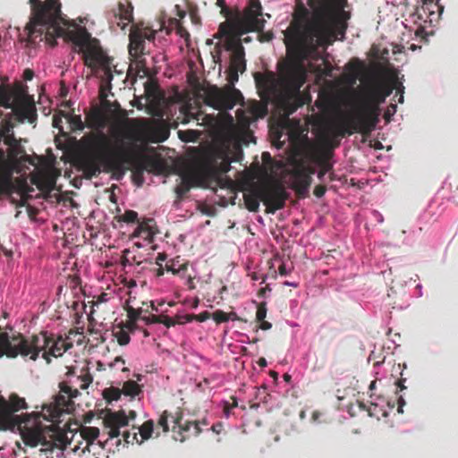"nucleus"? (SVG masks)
Returning <instances> with one entry per match:
<instances>
[{"mask_svg": "<svg viewBox=\"0 0 458 458\" xmlns=\"http://www.w3.org/2000/svg\"><path fill=\"white\" fill-rule=\"evenodd\" d=\"M301 121L290 116H268L269 137L272 145L283 148L286 140L297 137L301 132Z\"/></svg>", "mask_w": 458, "mask_h": 458, "instance_id": "obj_16", "label": "nucleus"}, {"mask_svg": "<svg viewBox=\"0 0 458 458\" xmlns=\"http://www.w3.org/2000/svg\"><path fill=\"white\" fill-rule=\"evenodd\" d=\"M364 63L359 58H353L346 64V69L351 72L353 81H355L363 72Z\"/></svg>", "mask_w": 458, "mask_h": 458, "instance_id": "obj_38", "label": "nucleus"}, {"mask_svg": "<svg viewBox=\"0 0 458 458\" xmlns=\"http://www.w3.org/2000/svg\"><path fill=\"white\" fill-rule=\"evenodd\" d=\"M123 168H126V169H128V170H130L131 172L132 182L137 186H141L143 184V182H144V176H143L144 171L142 170V168H140V166H137L135 164H132V163H123L122 162V167H121V170L119 172L120 179L122 178V176L123 174Z\"/></svg>", "mask_w": 458, "mask_h": 458, "instance_id": "obj_34", "label": "nucleus"}, {"mask_svg": "<svg viewBox=\"0 0 458 458\" xmlns=\"http://www.w3.org/2000/svg\"><path fill=\"white\" fill-rule=\"evenodd\" d=\"M250 116H176L177 122L188 123L191 118L198 122V125L204 128L199 130L178 131V137L183 142H197L202 134L206 132L207 137L216 142L230 141L235 133V119L242 118V121H248ZM254 120L265 116H251Z\"/></svg>", "mask_w": 458, "mask_h": 458, "instance_id": "obj_12", "label": "nucleus"}, {"mask_svg": "<svg viewBox=\"0 0 458 458\" xmlns=\"http://www.w3.org/2000/svg\"><path fill=\"white\" fill-rule=\"evenodd\" d=\"M160 317H161L160 324L165 325L166 327H173L175 324H177L176 318L174 319L168 316H160Z\"/></svg>", "mask_w": 458, "mask_h": 458, "instance_id": "obj_53", "label": "nucleus"}, {"mask_svg": "<svg viewBox=\"0 0 458 458\" xmlns=\"http://www.w3.org/2000/svg\"><path fill=\"white\" fill-rule=\"evenodd\" d=\"M319 165L321 168L318 173V178L319 180H322L326 174L332 169V165L329 163L327 159L320 160Z\"/></svg>", "mask_w": 458, "mask_h": 458, "instance_id": "obj_45", "label": "nucleus"}, {"mask_svg": "<svg viewBox=\"0 0 458 458\" xmlns=\"http://www.w3.org/2000/svg\"><path fill=\"white\" fill-rule=\"evenodd\" d=\"M293 161L303 170V172L308 174L309 176H312V174H315L316 169L311 165L308 164L304 159L300 158H293Z\"/></svg>", "mask_w": 458, "mask_h": 458, "instance_id": "obj_42", "label": "nucleus"}, {"mask_svg": "<svg viewBox=\"0 0 458 458\" xmlns=\"http://www.w3.org/2000/svg\"><path fill=\"white\" fill-rule=\"evenodd\" d=\"M121 209L116 207V222L118 223H135L138 221V213L133 210H127L123 215H120Z\"/></svg>", "mask_w": 458, "mask_h": 458, "instance_id": "obj_39", "label": "nucleus"}, {"mask_svg": "<svg viewBox=\"0 0 458 458\" xmlns=\"http://www.w3.org/2000/svg\"><path fill=\"white\" fill-rule=\"evenodd\" d=\"M152 119H132L125 128L123 136L120 126L123 119L129 116H116V180H120L119 172L123 163H132L145 172L158 174L164 165L158 157L147 155L152 150L148 143H159L166 140L170 135V126L164 116H151Z\"/></svg>", "mask_w": 458, "mask_h": 458, "instance_id": "obj_3", "label": "nucleus"}, {"mask_svg": "<svg viewBox=\"0 0 458 458\" xmlns=\"http://www.w3.org/2000/svg\"><path fill=\"white\" fill-rule=\"evenodd\" d=\"M29 420H22L24 428H26L22 433V439L26 445L35 447L41 444L42 445H47V442L45 440L43 433L39 428H30L28 427Z\"/></svg>", "mask_w": 458, "mask_h": 458, "instance_id": "obj_29", "label": "nucleus"}, {"mask_svg": "<svg viewBox=\"0 0 458 458\" xmlns=\"http://www.w3.org/2000/svg\"><path fill=\"white\" fill-rule=\"evenodd\" d=\"M99 429L96 427H81L78 431L68 430L58 432L56 438L63 449H70L73 453L82 454L83 446L80 444H85L88 438H98Z\"/></svg>", "mask_w": 458, "mask_h": 458, "instance_id": "obj_17", "label": "nucleus"}, {"mask_svg": "<svg viewBox=\"0 0 458 458\" xmlns=\"http://www.w3.org/2000/svg\"><path fill=\"white\" fill-rule=\"evenodd\" d=\"M224 429V426L222 422H216L212 425L211 430L216 434H220Z\"/></svg>", "mask_w": 458, "mask_h": 458, "instance_id": "obj_60", "label": "nucleus"}, {"mask_svg": "<svg viewBox=\"0 0 458 458\" xmlns=\"http://www.w3.org/2000/svg\"><path fill=\"white\" fill-rule=\"evenodd\" d=\"M31 13L30 21L24 29L25 40L28 45L33 46L45 40L51 47L56 45V38L66 34L61 27V3L59 0H29Z\"/></svg>", "mask_w": 458, "mask_h": 458, "instance_id": "obj_9", "label": "nucleus"}, {"mask_svg": "<svg viewBox=\"0 0 458 458\" xmlns=\"http://www.w3.org/2000/svg\"><path fill=\"white\" fill-rule=\"evenodd\" d=\"M142 440H148L152 437L154 433V421L152 420H148L145 421L140 428H138V432Z\"/></svg>", "mask_w": 458, "mask_h": 458, "instance_id": "obj_40", "label": "nucleus"}, {"mask_svg": "<svg viewBox=\"0 0 458 458\" xmlns=\"http://www.w3.org/2000/svg\"><path fill=\"white\" fill-rule=\"evenodd\" d=\"M136 417L137 413L133 410H130L128 412L123 409L116 411V438L120 437L121 428L128 426L129 421L134 420Z\"/></svg>", "mask_w": 458, "mask_h": 458, "instance_id": "obj_33", "label": "nucleus"}, {"mask_svg": "<svg viewBox=\"0 0 458 458\" xmlns=\"http://www.w3.org/2000/svg\"><path fill=\"white\" fill-rule=\"evenodd\" d=\"M182 411H178L174 416H173V431H175V428H178L177 436H174V439L178 440L180 442L185 441L187 438L190 437V435H187L191 432V428H193V432H191V435L193 437L199 436L202 429L200 428V425H208V422L206 420H203L201 421L198 420H186L185 422H182Z\"/></svg>", "mask_w": 458, "mask_h": 458, "instance_id": "obj_22", "label": "nucleus"}, {"mask_svg": "<svg viewBox=\"0 0 458 458\" xmlns=\"http://www.w3.org/2000/svg\"><path fill=\"white\" fill-rule=\"evenodd\" d=\"M143 320H145L147 323H160L161 317L152 315L150 317L142 318Z\"/></svg>", "mask_w": 458, "mask_h": 458, "instance_id": "obj_59", "label": "nucleus"}, {"mask_svg": "<svg viewBox=\"0 0 458 458\" xmlns=\"http://www.w3.org/2000/svg\"><path fill=\"white\" fill-rule=\"evenodd\" d=\"M27 408L28 405L25 399L20 397L15 393H12L8 399L0 395V415L6 418L8 422L15 420V422L21 426L22 420H21L19 417H13V414Z\"/></svg>", "mask_w": 458, "mask_h": 458, "instance_id": "obj_23", "label": "nucleus"}, {"mask_svg": "<svg viewBox=\"0 0 458 458\" xmlns=\"http://www.w3.org/2000/svg\"><path fill=\"white\" fill-rule=\"evenodd\" d=\"M259 322H260V325L259 327L262 330H268L272 327V324L268 321H266L265 319L263 321H259Z\"/></svg>", "mask_w": 458, "mask_h": 458, "instance_id": "obj_63", "label": "nucleus"}, {"mask_svg": "<svg viewBox=\"0 0 458 458\" xmlns=\"http://www.w3.org/2000/svg\"><path fill=\"white\" fill-rule=\"evenodd\" d=\"M118 13H116V18H119V21L116 22V26H119L122 30H126V28L131 23H133V6L131 3L128 0L123 2L120 1L118 3Z\"/></svg>", "mask_w": 458, "mask_h": 458, "instance_id": "obj_28", "label": "nucleus"}, {"mask_svg": "<svg viewBox=\"0 0 458 458\" xmlns=\"http://www.w3.org/2000/svg\"><path fill=\"white\" fill-rule=\"evenodd\" d=\"M94 298L97 299L95 301V304L98 305L100 303H103V302H106V301H108L109 300H111L113 298V292H109V293L103 292L100 294L95 296Z\"/></svg>", "mask_w": 458, "mask_h": 458, "instance_id": "obj_50", "label": "nucleus"}, {"mask_svg": "<svg viewBox=\"0 0 458 458\" xmlns=\"http://www.w3.org/2000/svg\"><path fill=\"white\" fill-rule=\"evenodd\" d=\"M212 318L216 324H221L228 321L227 313L222 310H216L212 313Z\"/></svg>", "mask_w": 458, "mask_h": 458, "instance_id": "obj_47", "label": "nucleus"}, {"mask_svg": "<svg viewBox=\"0 0 458 458\" xmlns=\"http://www.w3.org/2000/svg\"><path fill=\"white\" fill-rule=\"evenodd\" d=\"M278 272L281 276H287L289 271L286 268L285 264L282 263L278 267Z\"/></svg>", "mask_w": 458, "mask_h": 458, "instance_id": "obj_64", "label": "nucleus"}, {"mask_svg": "<svg viewBox=\"0 0 458 458\" xmlns=\"http://www.w3.org/2000/svg\"><path fill=\"white\" fill-rule=\"evenodd\" d=\"M356 406L359 407V409L360 411H368V414L369 416H373L374 413H373V411L372 409H376L377 407V404L375 403H371L369 407L361 401H356V403H355ZM354 407V404H351L350 408H349V412L352 416H353V413L352 411V410L353 409Z\"/></svg>", "mask_w": 458, "mask_h": 458, "instance_id": "obj_43", "label": "nucleus"}, {"mask_svg": "<svg viewBox=\"0 0 458 458\" xmlns=\"http://www.w3.org/2000/svg\"><path fill=\"white\" fill-rule=\"evenodd\" d=\"M49 103L50 99L42 96L36 103L34 97L29 94V87L21 81L9 83L8 79L4 78L0 83V107L10 109L12 113L8 114H37L38 111L51 114L50 106H45Z\"/></svg>", "mask_w": 458, "mask_h": 458, "instance_id": "obj_13", "label": "nucleus"}, {"mask_svg": "<svg viewBox=\"0 0 458 458\" xmlns=\"http://www.w3.org/2000/svg\"><path fill=\"white\" fill-rule=\"evenodd\" d=\"M22 77L24 81H31L34 77V72L29 68L25 69Z\"/></svg>", "mask_w": 458, "mask_h": 458, "instance_id": "obj_61", "label": "nucleus"}, {"mask_svg": "<svg viewBox=\"0 0 458 458\" xmlns=\"http://www.w3.org/2000/svg\"><path fill=\"white\" fill-rule=\"evenodd\" d=\"M9 118H15L17 119L19 122H24L25 119H28V121L32 123L35 122V120L37 119L38 116H33V115H30V116H8Z\"/></svg>", "mask_w": 458, "mask_h": 458, "instance_id": "obj_58", "label": "nucleus"}, {"mask_svg": "<svg viewBox=\"0 0 458 458\" xmlns=\"http://www.w3.org/2000/svg\"><path fill=\"white\" fill-rule=\"evenodd\" d=\"M230 169H231V160L228 157H224L221 155V158L219 159L217 165H216V177L212 178V180L216 181L220 185H223L222 182H221L222 181L221 175L223 174L229 172Z\"/></svg>", "mask_w": 458, "mask_h": 458, "instance_id": "obj_36", "label": "nucleus"}, {"mask_svg": "<svg viewBox=\"0 0 458 458\" xmlns=\"http://www.w3.org/2000/svg\"><path fill=\"white\" fill-rule=\"evenodd\" d=\"M157 233H158V229L155 219L146 218L138 224L131 237H140L150 243Z\"/></svg>", "mask_w": 458, "mask_h": 458, "instance_id": "obj_27", "label": "nucleus"}, {"mask_svg": "<svg viewBox=\"0 0 458 458\" xmlns=\"http://www.w3.org/2000/svg\"><path fill=\"white\" fill-rule=\"evenodd\" d=\"M70 287L73 288L74 290L79 287L80 290H81V279L78 276H73L70 280Z\"/></svg>", "mask_w": 458, "mask_h": 458, "instance_id": "obj_57", "label": "nucleus"}, {"mask_svg": "<svg viewBox=\"0 0 458 458\" xmlns=\"http://www.w3.org/2000/svg\"><path fill=\"white\" fill-rule=\"evenodd\" d=\"M73 336H80L81 337L82 335L80 334L77 330L75 329H71L67 335H65L64 336H63V340H65L67 342L69 341H72L73 343Z\"/></svg>", "mask_w": 458, "mask_h": 458, "instance_id": "obj_56", "label": "nucleus"}, {"mask_svg": "<svg viewBox=\"0 0 458 458\" xmlns=\"http://www.w3.org/2000/svg\"><path fill=\"white\" fill-rule=\"evenodd\" d=\"M196 150L199 151L196 158L197 169L192 172L198 174L204 182L212 180L216 177V165L221 158V154L213 149Z\"/></svg>", "mask_w": 458, "mask_h": 458, "instance_id": "obj_20", "label": "nucleus"}, {"mask_svg": "<svg viewBox=\"0 0 458 458\" xmlns=\"http://www.w3.org/2000/svg\"><path fill=\"white\" fill-rule=\"evenodd\" d=\"M53 116V126L63 134V119L71 132L82 131L85 124L94 132L85 148L77 156L76 165L86 179H92L100 173L110 174L114 178V116Z\"/></svg>", "mask_w": 458, "mask_h": 458, "instance_id": "obj_5", "label": "nucleus"}, {"mask_svg": "<svg viewBox=\"0 0 458 458\" xmlns=\"http://www.w3.org/2000/svg\"><path fill=\"white\" fill-rule=\"evenodd\" d=\"M265 23L260 3L251 0L242 13L236 12L227 21L221 23L218 32L220 36L241 38L243 34L262 30Z\"/></svg>", "mask_w": 458, "mask_h": 458, "instance_id": "obj_15", "label": "nucleus"}, {"mask_svg": "<svg viewBox=\"0 0 458 458\" xmlns=\"http://www.w3.org/2000/svg\"><path fill=\"white\" fill-rule=\"evenodd\" d=\"M267 316V308L266 303L261 302L259 304L257 312H256V319L259 321H263Z\"/></svg>", "mask_w": 458, "mask_h": 458, "instance_id": "obj_49", "label": "nucleus"}, {"mask_svg": "<svg viewBox=\"0 0 458 458\" xmlns=\"http://www.w3.org/2000/svg\"><path fill=\"white\" fill-rule=\"evenodd\" d=\"M205 182L192 171L182 175L181 182L175 187L174 191L178 200L182 199L192 187L204 186Z\"/></svg>", "mask_w": 458, "mask_h": 458, "instance_id": "obj_26", "label": "nucleus"}, {"mask_svg": "<svg viewBox=\"0 0 458 458\" xmlns=\"http://www.w3.org/2000/svg\"><path fill=\"white\" fill-rule=\"evenodd\" d=\"M72 346V342L63 340L62 335L49 334L46 331L30 337L21 333L13 334L12 336L6 332L0 333V358L4 355L9 358L21 355L36 360L42 352L43 359L47 363H50V357H61Z\"/></svg>", "mask_w": 458, "mask_h": 458, "instance_id": "obj_8", "label": "nucleus"}, {"mask_svg": "<svg viewBox=\"0 0 458 458\" xmlns=\"http://www.w3.org/2000/svg\"><path fill=\"white\" fill-rule=\"evenodd\" d=\"M194 314H187L184 316H177L176 322L177 324H186L194 320Z\"/></svg>", "mask_w": 458, "mask_h": 458, "instance_id": "obj_52", "label": "nucleus"}, {"mask_svg": "<svg viewBox=\"0 0 458 458\" xmlns=\"http://www.w3.org/2000/svg\"><path fill=\"white\" fill-rule=\"evenodd\" d=\"M292 165V169L288 172L291 176V187L299 198H304L312 182V177L306 174L293 160Z\"/></svg>", "mask_w": 458, "mask_h": 458, "instance_id": "obj_24", "label": "nucleus"}, {"mask_svg": "<svg viewBox=\"0 0 458 458\" xmlns=\"http://www.w3.org/2000/svg\"><path fill=\"white\" fill-rule=\"evenodd\" d=\"M259 191V185H252L243 193L245 207L250 212H257L259 208V202L262 201Z\"/></svg>", "mask_w": 458, "mask_h": 458, "instance_id": "obj_30", "label": "nucleus"}, {"mask_svg": "<svg viewBox=\"0 0 458 458\" xmlns=\"http://www.w3.org/2000/svg\"><path fill=\"white\" fill-rule=\"evenodd\" d=\"M137 435H138V433L135 432V431L131 433L128 430H124L123 432L121 431V435L120 436L123 437V441L125 443H127V444H130V443L133 444L134 441H136L137 443L139 442Z\"/></svg>", "mask_w": 458, "mask_h": 458, "instance_id": "obj_48", "label": "nucleus"}, {"mask_svg": "<svg viewBox=\"0 0 458 458\" xmlns=\"http://www.w3.org/2000/svg\"><path fill=\"white\" fill-rule=\"evenodd\" d=\"M327 191V187L323 184H318L314 188L313 194L317 198H322Z\"/></svg>", "mask_w": 458, "mask_h": 458, "instance_id": "obj_54", "label": "nucleus"}, {"mask_svg": "<svg viewBox=\"0 0 458 458\" xmlns=\"http://www.w3.org/2000/svg\"><path fill=\"white\" fill-rule=\"evenodd\" d=\"M132 377L135 379L129 378L123 381L121 388L116 386V402L121 398L122 394L129 396L131 400H133L142 393V386L138 383L142 380V375L134 373Z\"/></svg>", "mask_w": 458, "mask_h": 458, "instance_id": "obj_25", "label": "nucleus"}, {"mask_svg": "<svg viewBox=\"0 0 458 458\" xmlns=\"http://www.w3.org/2000/svg\"><path fill=\"white\" fill-rule=\"evenodd\" d=\"M317 72L319 77H332L333 74V66L328 62L324 63V67L318 66L317 68Z\"/></svg>", "mask_w": 458, "mask_h": 458, "instance_id": "obj_44", "label": "nucleus"}, {"mask_svg": "<svg viewBox=\"0 0 458 458\" xmlns=\"http://www.w3.org/2000/svg\"><path fill=\"white\" fill-rule=\"evenodd\" d=\"M155 38L156 30L148 27L142 28L139 23L132 24L129 33V54L134 58H139L144 55L145 39L153 41Z\"/></svg>", "mask_w": 458, "mask_h": 458, "instance_id": "obj_21", "label": "nucleus"}, {"mask_svg": "<svg viewBox=\"0 0 458 458\" xmlns=\"http://www.w3.org/2000/svg\"><path fill=\"white\" fill-rule=\"evenodd\" d=\"M67 36L74 45V51L82 55L84 64L90 69L91 74L100 79L98 96L92 100L90 111L85 114H114V100H112L114 97L112 92L113 58L85 29L68 32Z\"/></svg>", "mask_w": 458, "mask_h": 458, "instance_id": "obj_6", "label": "nucleus"}, {"mask_svg": "<svg viewBox=\"0 0 458 458\" xmlns=\"http://www.w3.org/2000/svg\"><path fill=\"white\" fill-rule=\"evenodd\" d=\"M295 18L304 21V24L296 30L294 35V45L292 47H288L285 60L277 64L278 76L276 77V73L270 71L264 73L256 72L254 74L257 89L261 99L264 100L265 104H261L257 101L251 103L249 114H268L267 104L269 101H274L276 106L284 111L283 114H292L299 107L305 104V98L301 92V88H299V92L296 94L295 98H293V99H289L284 103L281 102L280 99L281 93L283 92V86L280 82V69L282 65L290 58L293 49H295L297 47L298 32L311 19V9H308L301 2V0H296Z\"/></svg>", "mask_w": 458, "mask_h": 458, "instance_id": "obj_7", "label": "nucleus"}, {"mask_svg": "<svg viewBox=\"0 0 458 458\" xmlns=\"http://www.w3.org/2000/svg\"><path fill=\"white\" fill-rule=\"evenodd\" d=\"M438 1L439 0H423L421 7L416 10L414 16H417L418 19L422 20L424 22H426L427 21L426 19H424V15H427L428 13L429 14H433L434 11L430 10V6L434 5L435 7L438 8Z\"/></svg>", "mask_w": 458, "mask_h": 458, "instance_id": "obj_37", "label": "nucleus"}, {"mask_svg": "<svg viewBox=\"0 0 458 458\" xmlns=\"http://www.w3.org/2000/svg\"><path fill=\"white\" fill-rule=\"evenodd\" d=\"M165 271L171 272L173 275L184 276L185 272L188 269V262H180V258L177 257L166 262L165 266Z\"/></svg>", "mask_w": 458, "mask_h": 458, "instance_id": "obj_35", "label": "nucleus"}, {"mask_svg": "<svg viewBox=\"0 0 458 458\" xmlns=\"http://www.w3.org/2000/svg\"><path fill=\"white\" fill-rule=\"evenodd\" d=\"M347 0H307L311 19L298 32V44L290 58L280 69L283 86L281 102L296 98L299 88L306 81L304 61L319 47H327L336 39L344 40L351 18L344 10Z\"/></svg>", "mask_w": 458, "mask_h": 458, "instance_id": "obj_2", "label": "nucleus"}, {"mask_svg": "<svg viewBox=\"0 0 458 458\" xmlns=\"http://www.w3.org/2000/svg\"><path fill=\"white\" fill-rule=\"evenodd\" d=\"M134 301L131 298L126 299L122 303L123 310L127 312L128 320L116 324L119 331L116 332V342L119 345H127L130 343V334H133L138 329L137 320L142 312V308H135L131 303Z\"/></svg>", "mask_w": 458, "mask_h": 458, "instance_id": "obj_19", "label": "nucleus"}, {"mask_svg": "<svg viewBox=\"0 0 458 458\" xmlns=\"http://www.w3.org/2000/svg\"><path fill=\"white\" fill-rule=\"evenodd\" d=\"M258 32H259L258 39L261 43L269 42V41H271L274 38V33L272 31H270V30L264 32L263 30H262L258 31Z\"/></svg>", "mask_w": 458, "mask_h": 458, "instance_id": "obj_51", "label": "nucleus"}, {"mask_svg": "<svg viewBox=\"0 0 458 458\" xmlns=\"http://www.w3.org/2000/svg\"><path fill=\"white\" fill-rule=\"evenodd\" d=\"M394 89L400 93L399 102L403 101L404 86L398 78L391 81L381 78L368 81L360 89L354 90L350 96V102L356 113H319L318 114H380L379 106Z\"/></svg>", "mask_w": 458, "mask_h": 458, "instance_id": "obj_11", "label": "nucleus"}, {"mask_svg": "<svg viewBox=\"0 0 458 458\" xmlns=\"http://www.w3.org/2000/svg\"><path fill=\"white\" fill-rule=\"evenodd\" d=\"M259 193L262 196V202L266 206L267 213L274 214L276 211L284 208L289 193L284 186L276 182H268L259 184Z\"/></svg>", "mask_w": 458, "mask_h": 458, "instance_id": "obj_18", "label": "nucleus"}, {"mask_svg": "<svg viewBox=\"0 0 458 458\" xmlns=\"http://www.w3.org/2000/svg\"><path fill=\"white\" fill-rule=\"evenodd\" d=\"M101 403L97 404L98 417L103 420V423L109 428L108 435L111 438L114 437V412L111 409L101 407Z\"/></svg>", "mask_w": 458, "mask_h": 458, "instance_id": "obj_32", "label": "nucleus"}, {"mask_svg": "<svg viewBox=\"0 0 458 458\" xmlns=\"http://www.w3.org/2000/svg\"><path fill=\"white\" fill-rule=\"evenodd\" d=\"M369 146L371 148H374L375 149H382L383 148L382 143L377 140H369Z\"/></svg>", "mask_w": 458, "mask_h": 458, "instance_id": "obj_62", "label": "nucleus"}, {"mask_svg": "<svg viewBox=\"0 0 458 458\" xmlns=\"http://www.w3.org/2000/svg\"><path fill=\"white\" fill-rule=\"evenodd\" d=\"M173 416L174 415L167 411H164L160 415L157 420V426L162 428L163 432L166 433L169 431L168 420L171 419L173 420Z\"/></svg>", "mask_w": 458, "mask_h": 458, "instance_id": "obj_41", "label": "nucleus"}, {"mask_svg": "<svg viewBox=\"0 0 458 458\" xmlns=\"http://www.w3.org/2000/svg\"><path fill=\"white\" fill-rule=\"evenodd\" d=\"M97 438L89 439L88 438L85 442V445L82 449V454H85L86 452L91 453L96 458H109V455L107 454L106 451V442L102 443L101 441H97Z\"/></svg>", "mask_w": 458, "mask_h": 458, "instance_id": "obj_31", "label": "nucleus"}, {"mask_svg": "<svg viewBox=\"0 0 458 458\" xmlns=\"http://www.w3.org/2000/svg\"><path fill=\"white\" fill-rule=\"evenodd\" d=\"M102 396L105 400V403L107 405L114 400V386L105 388L102 391Z\"/></svg>", "mask_w": 458, "mask_h": 458, "instance_id": "obj_46", "label": "nucleus"}, {"mask_svg": "<svg viewBox=\"0 0 458 458\" xmlns=\"http://www.w3.org/2000/svg\"><path fill=\"white\" fill-rule=\"evenodd\" d=\"M93 381V376L89 373V366L81 369V374L73 379L63 381L59 384L60 392L55 397V402L49 405L44 406L42 416L45 420L57 422L63 413H70L74 410L73 398L80 394L78 386L81 389H87ZM57 426L52 424L49 427L50 431L55 432Z\"/></svg>", "mask_w": 458, "mask_h": 458, "instance_id": "obj_14", "label": "nucleus"}, {"mask_svg": "<svg viewBox=\"0 0 458 458\" xmlns=\"http://www.w3.org/2000/svg\"><path fill=\"white\" fill-rule=\"evenodd\" d=\"M195 318H194V320H197V321H199V322H204L208 319H209L210 318H212V314L209 313L208 311H203L198 315H195Z\"/></svg>", "mask_w": 458, "mask_h": 458, "instance_id": "obj_55", "label": "nucleus"}, {"mask_svg": "<svg viewBox=\"0 0 458 458\" xmlns=\"http://www.w3.org/2000/svg\"><path fill=\"white\" fill-rule=\"evenodd\" d=\"M152 119H132L125 128L123 136L120 126L123 119L129 116H116V180H120L119 172L123 163H132L145 172L158 174L164 165L158 157L147 155L152 150L148 143H159L166 140L170 135V126L164 116H151Z\"/></svg>", "mask_w": 458, "mask_h": 458, "instance_id": "obj_4", "label": "nucleus"}, {"mask_svg": "<svg viewBox=\"0 0 458 458\" xmlns=\"http://www.w3.org/2000/svg\"><path fill=\"white\" fill-rule=\"evenodd\" d=\"M224 37V43H217L215 46L213 57L215 62H219L223 48L231 52L228 89L198 85L194 89L182 91L175 88L166 96L157 83L147 81L144 85L145 103H141L142 98L137 99L138 109L142 110L144 106L148 114H174L177 110L180 114H205L199 110L204 104L218 110L216 114H230L227 113L228 110L238 104L243 106V97L233 86L239 80V72L243 73L246 70L245 50L241 38Z\"/></svg>", "mask_w": 458, "mask_h": 458, "instance_id": "obj_1", "label": "nucleus"}, {"mask_svg": "<svg viewBox=\"0 0 458 458\" xmlns=\"http://www.w3.org/2000/svg\"><path fill=\"white\" fill-rule=\"evenodd\" d=\"M307 123L317 125L318 137L327 147L335 148L346 135L360 133L362 141H368L375 130L379 116H304Z\"/></svg>", "mask_w": 458, "mask_h": 458, "instance_id": "obj_10", "label": "nucleus"}]
</instances>
